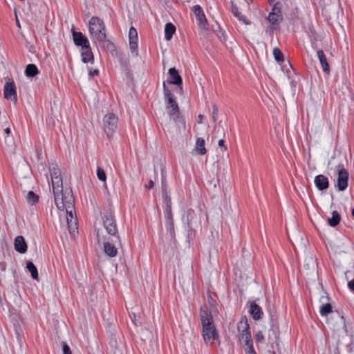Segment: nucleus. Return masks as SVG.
<instances>
[{"instance_id":"nucleus-36","label":"nucleus","mask_w":354,"mask_h":354,"mask_svg":"<svg viewBox=\"0 0 354 354\" xmlns=\"http://www.w3.org/2000/svg\"><path fill=\"white\" fill-rule=\"evenodd\" d=\"M129 47L132 53H134L135 55H138V40H129Z\"/></svg>"},{"instance_id":"nucleus-55","label":"nucleus","mask_w":354,"mask_h":354,"mask_svg":"<svg viewBox=\"0 0 354 354\" xmlns=\"http://www.w3.org/2000/svg\"><path fill=\"white\" fill-rule=\"evenodd\" d=\"M245 1H246V2H247L248 4H250V3H252V0H245Z\"/></svg>"},{"instance_id":"nucleus-25","label":"nucleus","mask_w":354,"mask_h":354,"mask_svg":"<svg viewBox=\"0 0 354 354\" xmlns=\"http://www.w3.org/2000/svg\"><path fill=\"white\" fill-rule=\"evenodd\" d=\"M176 32V27L171 23H167L165 26V38L167 41L171 39L173 35Z\"/></svg>"},{"instance_id":"nucleus-50","label":"nucleus","mask_w":354,"mask_h":354,"mask_svg":"<svg viewBox=\"0 0 354 354\" xmlns=\"http://www.w3.org/2000/svg\"><path fill=\"white\" fill-rule=\"evenodd\" d=\"M153 185H154L153 181L152 180H150L149 182V185H147L146 187L147 189H151V188H153Z\"/></svg>"},{"instance_id":"nucleus-6","label":"nucleus","mask_w":354,"mask_h":354,"mask_svg":"<svg viewBox=\"0 0 354 354\" xmlns=\"http://www.w3.org/2000/svg\"><path fill=\"white\" fill-rule=\"evenodd\" d=\"M97 241L98 243L103 242L104 252V253L110 257H114L117 255L118 249L116 245H118L121 246V243H115L112 241V238L109 240V239L106 238V236L101 234L100 230L99 229H95Z\"/></svg>"},{"instance_id":"nucleus-35","label":"nucleus","mask_w":354,"mask_h":354,"mask_svg":"<svg viewBox=\"0 0 354 354\" xmlns=\"http://www.w3.org/2000/svg\"><path fill=\"white\" fill-rule=\"evenodd\" d=\"M97 176L100 180L103 181V182L106 181V173H105L104 170L100 167H97Z\"/></svg>"},{"instance_id":"nucleus-38","label":"nucleus","mask_w":354,"mask_h":354,"mask_svg":"<svg viewBox=\"0 0 354 354\" xmlns=\"http://www.w3.org/2000/svg\"><path fill=\"white\" fill-rule=\"evenodd\" d=\"M231 10L233 13L234 16L239 18L242 14L239 11L237 6L234 3V2L231 1Z\"/></svg>"},{"instance_id":"nucleus-5","label":"nucleus","mask_w":354,"mask_h":354,"mask_svg":"<svg viewBox=\"0 0 354 354\" xmlns=\"http://www.w3.org/2000/svg\"><path fill=\"white\" fill-rule=\"evenodd\" d=\"M163 93L166 102V109L169 116L174 120L179 116V107L171 91L167 86L166 82H163Z\"/></svg>"},{"instance_id":"nucleus-46","label":"nucleus","mask_w":354,"mask_h":354,"mask_svg":"<svg viewBox=\"0 0 354 354\" xmlns=\"http://www.w3.org/2000/svg\"><path fill=\"white\" fill-rule=\"evenodd\" d=\"M246 339H247V341L246 342L244 343V345L246 346V347H248L250 346V345H253V340L252 339V337L251 335L250 336H248L246 337Z\"/></svg>"},{"instance_id":"nucleus-13","label":"nucleus","mask_w":354,"mask_h":354,"mask_svg":"<svg viewBox=\"0 0 354 354\" xmlns=\"http://www.w3.org/2000/svg\"><path fill=\"white\" fill-rule=\"evenodd\" d=\"M169 75L170 80L167 81V83L169 84H174L178 86L180 89H182L181 86L183 85V79L179 75L178 71L175 67L169 69Z\"/></svg>"},{"instance_id":"nucleus-30","label":"nucleus","mask_w":354,"mask_h":354,"mask_svg":"<svg viewBox=\"0 0 354 354\" xmlns=\"http://www.w3.org/2000/svg\"><path fill=\"white\" fill-rule=\"evenodd\" d=\"M39 201V196L34 192L30 191L27 194V201L31 205L35 204Z\"/></svg>"},{"instance_id":"nucleus-16","label":"nucleus","mask_w":354,"mask_h":354,"mask_svg":"<svg viewBox=\"0 0 354 354\" xmlns=\"http://www.w3.org/2000/svg\"><path fill=\"white\" fill-rule=\"evenodd\" d=\"M249 313L252 319L256 321L262 319L263 315L262 308L255 301L250 303Z\"/></svg>"},{"instance_id":"nucleus-20","label":"nucleus","mask_w":354,"mask_h":354,"mask_svg":"<svg viewBox=\"0 0 354 354\" xmlns=\"http://www.w3.org/2000/svg\"><path fill=\"white\" fill-rule=\"evenodd\" d=\"M82 50L83 51L81 53L82 62H90L91 64H93L94 62V56L90 45L87 46V47H84Z\"/></svg>"},{"instance_id":"nucleus-54","label":"nucleus","mask_w":354,"mask_h":354,"mask_svg":"<svg viewBox=\"0 0 354 354\" xmlns=\"http://www.w3.org/2000/svg\"><path fill=\"white\" fill-rule=\"evenodd\" d=\"M133 317H134V323H135V324L138 326V324L136 322L137 319H136V315H133Z\"/></svg>"},{"instance_id":"nucleus-9","label":"nucleus","mask_w":354,"mask_h":354,"mask_svg":"<svg viewBox=\"0 0 354 354\" xmlns=\"http://www.w3.org/2000/svg\"><path fill=\"white\" fill-rule=\"evenodd\" d=\"M104 131L109 137L117 128L118 118L113 113H108L104 117Z\"/></svg>"},{"instance_id":"nucleus-14","label":"nucleus","mask_w":354,"mask_h":354,"mask_svg":"<svg viewBox=\"0 0 354 354\" xmlns=\"http://www.w3.org/2000/svg\"><path fill=\"white\" fill-rule=\"evenodd\" d=\"M74 44L77 46H81L82 49L89 45L88 40L81 32H76L72 30Z\"/></svg>"},{"instance_id":"nucleus-11","label":"nucleus","mask_w":354,"mask_h":354,"mask_svg":"<svg viewBox=\"0 0 354 354\" xmlns=\"http://www.w3.org/2000/svg\"><path fill=\"white\" fill-rule=\"evenodd\" d=\"M237 329L239 331V338L240 342H242V339H244V336L248 337L251 335L250 328L246 316L241 317V320L238 323Z\"/></svg>"},{"instance_id":"nucleus-37","label":"nucleus","mask_w":354,"mask_h":354,"mask_svg":"<svg viewBox=\"0 0 354 354\" xmlns=\"http://www.w3.org/2000/svg\"><path fill=\"white\" fill-rule=\"evenodd\" d=\"M129 40H138V32L134 27H131L129 31Z\"/></svg>"},{"instance_id":"nucleus-28","label":"nucleus","mask_w":354,"mask_h":354,"mask_svg":"<svg viewBox=\"0 0 354 354\" xmlns=\"http://www.w3.org/2000/svg\"><path fill=\"white\" fill-rule=\"evenodd\" d=\"M340 219L339 214L337 211H333L331 218L328 220V225L331 227H335L339 223Z\"/></svg>"},{"instance_id":"nucleus-49","label":"nucleus","mask_w":354,"mask_h":354,"mask_svg":"<svg viewBox=\"0 0 354 354\" xmlns=\"http://www.w3.org/2000/svg\"><path fill=\"white\" fill-rule=\"evenodd\" d=\"M348 286L349 288L354 292V279L348 282Z\"/></svg>"},{"instance_id":"nucleus-44","label":"nucleus","mask_w":354,"mask_h":354,"mask_svg":"<svg viewBox=\"0 0 354 354\" xmlns=\"http://www.w3.org/2000/svg\"><path fill=\"white\" fill-rule=\"evenodd\" d=\"M245 351L246 354H257L253 345H250L248 347L245 348Z\"/></svg>"},{"instance_id":"nucleus-26","label":"nucleus","mask_w":354,"mask_h":354,"mask_svg":"<svg viewBox=\"0 0 354 354\" xmlns=\"http://www.w3.org/2000/svg\"><path fill=\"white\" fill-rule=\"evenodd\" d=\"M267 19L272 25H279L283 21L282 14H275L274 12H270Z\"/></svg>"},{"instance_id":"nucleus-41","label":"nucleus","mask_w":354,"mask_h":354,"mask_svg":"<svg viewBox=\"0 0 354 354\" xmlns=\"http://www.w3.org/2000/svg\"><path fill=\"white\" fill-rule=\"evenodd\" d=\"M279 28V25H270L268 27L266 30V32L268 33L270 35H272L274 30H278Z\"/></svg>"},{"instance_id":"nucleus-15","label":"nucleus","mask_w":354,"mask_h":354,"mask_svg":"<svg viewBox=\"0 0 354 354\" xmlns=\"http://www.w3.org/2000/svg\"><path fill=\"white\" fill-rule=\"evenodd\" d=\"M4 97L17 102V91L14 82H7L4 86Z\"/></svg>"},{"instance_id":"nucleus-33","label":"nucleus","mask_w":354,"mask_h":354,"mask_svg":"<svg viewBox=\"0 0 354 354\" xmlns=\"http://www.w3.org/2000/svg\"><path fill=\"white\" fill-rule=\"evenodd\" d=\"M273 55L277 62H283V60H284L283 55L279 48L276 47L273 49Z\"/></svg>"},{"instance_id":"nucleus-12","label":"nucleus","mask_w":354,"mask_h":354,"mask_svg":"<svg viewBox=\"0 0 354 354\" xmlns=\"http://www.w3.org/2000/svg\"><path fill=\"white\" fill-rule=\"evenodd\" d=\"M192 10L198 21L200 27L204 30H207V21L202 7L200 5H195L193 6Z\"/></svg>"},{"instance_id":"nucleus-58","label":"nucleus","mask_w":354,"mask_h":354,"mask_svg":"<svg viewBox=\"0 0 354 354\" xmlns=\"http://www.w3.org/2000/svg\"><path fill=\"white\" fill-rule=\"evenodd\" d=\"M268 1L271 3L274 0H268Z\"/></svg>"},{"instance_id":"nucleus-24","label":"nucleus","mask_w":354,"mask_h":354,"mask_svg":"<svg viewBox=\"0 0 354 354\" xmlns=\"http://www.w3.org/2000/svg\"><path fill=\"white\" fill-rule=\"evenodd\" d=\"M163 202L165 205V215L172 214L171 198L168 192L162 193Z\"/></svg>"},{"instance_id":"nucleus-19","label":"nucleus","mask_w":354,"mask_h":354,"mask_svg":"<svg viewBox=\"0 0 354 354\" xmlns=\"http://www.w3.org/2000/svg\"><path fill=\"white\" fill-rule=\"evenodd\" d=\"M27 244L22 236H18L15 239V249L21 254H24L27 251Z\"/></svg>"},{"instance_id":"nucleus-29","label":"nucleus","mask_w":354,"mask_h":354,"mask_svg":"<svg viewBox=\"0 0 354 354\" xmlns=\"http://www.w3.org/2000/svg\"><path fill=\"white\" fill-rule=\"evenodd\" d=\"M26 268L30 272L31 277L34 279H38V272L36 266L32 261H28L26 263Z\"/></svg>"},{"instance_id":"nucleus-17","label":"nucleus","mask_w":354,"mask_h":354,"mask_svg":"<svg viewBox=\"0 0 354 354\" xmlns=\"http://www.w3.org/2000/svg\"><path fill=\"white\" fill-rule=\"evenodd\" d=\"M166 218V228L167 234L169 236L170 241H175V231H174V221H173V215L170 214L169 215H165Z\"/></svg>"},{"instance_id":"nucleus-4","label":"nucleus","mask_w":354,"mask_h":354,"mask_svg":"<svg viewBox=\"0 0 354 354\" xmlns=\"http://www.w3.org/2000/svg\"><path fill=\"white\" fill-rule=\"evenodd\" d=\"M91 37L94 41L103 42L106 40V28L103 21L98 17H92L88 22Z\"/></svg>"},{"instance_id":"nucleus-7","label":"nucleus","mask_w":354,"mask_h":354,"mask_svg":"<svg viewBox=\"0 0 354 354\" xmlns=\"http://www.w3.org/2000/svg\"><path fill=\"white\" fill-rule=\"evenodd\" d=\"M337 169L338 176L337 183L335 186L337 187L338 191L343 192L348 185L349 173L346 169H344L342 164H339L337 166Z\"/></svg>"},{"instance_id":"nucleus-43","label":"nucleus","mask_w":354,"mask_h":354,"mask_svg":"<svg viewBox=\"0 0 354 354\" xmlns=\"http://www.w3.org/2000/svg\"><path fill=\"white\" fill-rule=\"evenodd\" d=\"M255 339L257 342H261L264 339V335L262 331H258L255 335Z\"/></svg>"},{"instance_id":"nucleus-32","label":"nucleus","mask_w":354,"mask_h":354,"mask_svg":"<svg viewBox=\"0 0 354 354\" xmlns=\"http://www.w3.org/2000/svg\"><path fill=\"white\" fill-rule=\"evenodd\" d=\"M162 193L167 192V183L164 168L161 169Z\"/></svg>"},{"instance_id":"nucleus-8","label":"nucleus","mask_w":354,"mask_h":354,"mask_svg":"<svg viewBox=\"0 0 354 354\" xmlns=\"http://www.w3.org/2000/svg\"><path fill=\"white\" fill-rule=\"evenodd\" d=\"M64 210L66 214V220L69 233L72 236H75L76 233H77V223L75 211V205L72 206L71 209L66 207Z\"/></svg>"},{"instance_id":"nucleus-42","label":"nucleus","mask_w":354,"mask_h":354,"mask_svg":"<svg viewBox=\"0 0 354 354\" xmlns=\"http://www.w3.org/2000/svg\"><path fill=\"white\" fill-rule=\"evenodd\" d=\"M62 351L64 354H71V351L68 345L63 342H62Z\"/></svg>"},{"instance_id":"nucleus-23","label":"nucleus","mask_w":354,"mask_h":354,"mask_svg":"<svg viewBox=\"0 0 354 354\" xmlns=\"http://www.w3.org/2000/svg\"><path fill=\"white\" fill-rule=\"evenodd\" d=\"M194 150L198 154L201 156L205 155L206 153L207 150L205 147V140L203 138H197Z\"/></svg>"},{"instance_id":"nucleus-27","label":"nucleus","mask_w":354,"mask_h":354,"mask_svg":"<svg viewBox=\"0 0 354 354\" xmlns=\"http://www.w3.org/2000/svg\"><path fill=\"white\" fill-rule=\"evenodd\" d=\"M39 73V71L35 64H29L25 69V74L28 77H34Z\"/></svg>"},{"instance_id":"nucleus-51","label":"nucleus","mask_w":354,"mask_h":354,"mask_svg":"<svg viewBox=\"0 0 354 354\" xmlns=\"http://www.w3.org/2000/svg\"><path fill=\"white\" fill-rule=\"evenodd\" d=\"M349 354H354V346H351L349 348Z\"/></svg>"},{"instance_id":"nucleus-48","label":"nucleus","mask_w":354,"mask_h":354,"mask_svg":"<svg viewBox=\"0 0 354 354\" xmlns=\"http://www.w3.org/2000/svg\"><path fill=\"white\" fill-rule=\"evenodd\" d=\"M88 74L90 76L97 75L99 74V71L97 69L90 70Z\"/></svg>"},{"instance_id":"nucleus-40","label":"nucleus","mask_w":354,"mask_h":354,"mask_svg":"<svg viewBox=\"0 0 354 354\" xmlns=\"http://www.w3.org/2000/svg\"><path fill=\"white\" fill-rule=\"evenodd\" d=\"M218 114V107L215 104H214L212 105V120L214 122H216Z\"/></svg>"},{"instance_id":"nucleus-47","label":"nucleus","mask_w":354,"mask_h":354,"mask_svg":"<svg viewBox=\"0 0 354 354\" xmlns=\"http://www.w3.org/2000/svg\"><path fill=\"white\" fill-rule=\"evenodd\" d=\"M218 146L221 147L223 151L227 150V147L224 145V140L223 139L218 141Z\"/></svg>"},{"instance_id":"nucleus-53","label":"nucleus","mask_w":354,"mask_h":354,"mask_svg":"<svg viewBox=\"0 0 354 354\" xmlns=\"http://www.w3.org/2000/svg\"><path fill=\"white\" fill-rule=\"evenodd\" d=\"M4 131L7 135H9L10 133V129L9 127H8V128L5 129Z\"/></svg>"},{"instance_id":"nucleus-10","label":"nucleus","mask_w":354,"mask_h":354,"mask_svg":"<svg viewBox=\"0 0 354 354\" xmlns=\"http://www.w3.org/2000/svg\"><path fill=\"white\" fill-rule=\"evenodd\" d=\"M53 189H58L62 186L61 171L57 165L52 164L49 167Z\"/></svg>"},{"instance_id":"nucleus-52","label":"nucleus","mask_w":354,"mask_h":354,"mask_svg":"<svg viewBox=\"0 0 354 354\" xmlns=\"http://www.w3.org/2000/svg\"><path fill=\"white\" fill-rule=\"evenodd\" d=\"M198 122L199 123L202 122V120H203V115L200 114V115H198Z\"/></svg>"},{"instance_id":"nucleus-34","label":"nucleus","mask_w":354,"mask_h":354,"mask_svg":"<svg viewBox=\"0 0 354 354\" xmlns=\"http://www.w3.org/2000/svg\"><path fill=\"white\" fill-rule=\"evenodd\" d=\"M270 322H271V328L270 331L273 332V335L274 337H277V331L278 330V326L277 321L274 319L273 315L270 314Z\"/></svg>"},{"instance_id":"nucleus-18","label":"nucleus","mask_w":354,"mask_h":354,"mask_svg":"<svg viewBox=\"0 0 354 354\" xmlns=\"http://www.w3.org/2000/svg\"><path fill=\"white\" fill-rule=\"evenodd\" d=\"M315 185L319 191H323L328 188L329 181L328 178L322 174L317 175L315 178Z\"/></svg>"},{"instance_id":"nucleus-2","label":"nucleus","mask_w":354,"mask_h":354,"mask_svg":"<svg viewBox=\"0 0 354 354\" xmlns=\"http://www.w3.org/2000/svg\"><path fill=\"white\" fill-rule=\"evenodd\" d=\"M101 218L104 228L107 234L112 237V241L120 243V238L113 211L111 209L105 210L101 214Z\"/></svg>"},{"instance_id":"nucleus-56","label":"nucleus","mask_w":354,"mask_h":354,"mask_svg":"<svg viewBox=\"0 0 354 354\" xmlns=\"http://www.w3.org/2000/svg\"><path fill=\"white\" fill-rule=\"evenodd\" d=\"M242 341L245 343L247 341L246 336H244V339Z\"/></svg>"},{"instance_id":"nucleus-21","label":"nucleus","mask_w":354,"mask_h":354,"mask_svg":"<svg viewBox=\"0 0 354 354\" xmlns=\"http://www.w3.org/2000/svg\"><path fill=\"white\" fill-rule=\"evenodd\" d=\"M317 57L319 60V62L322 66L323 71L326 74H329L330 73V67L328 65V63L327 62L326 57L325 56V54L322 50H318L317 51Z\"/></svg>"},{"instance_id":"nucleus-22","label":"nucleus","mask_w":354,"mask_h":354,"mask_svg":"<svg viewBox=\"0 0 354 354\" xmlns=\"http://www.w3.org/2000/svg\"><path fill=\"white\" fill-rule=\"evenodd\" d=\"M187 225L192 228L199 223V218L194 210L189 209L187 214Z\"/></svg>"},{"instance_id":"nucleus-57","label":"nucleus","mask_w":354,"mask_h":354,"mask_svg":"<svg viewBox=\"0 0 354 354\" xmlns=\"http://www.w3.org/2000/svg\"><path fill=\"white\" fill-rule=\"evenodd\" d=\"M352 215H353V216L354 217V208H353V210H352Z\"/></svg>"},{"instance_id":"nucleus-1","label":"nucleus","mask_w":354,"mask_h":354,"mask_svg":"<svg viewBox=\"0 0 354 354\" xmlns=\"http://www.w3.org/2000/svg\"><path fill=\"white\" fill-rule=\"evenodd\" d=\"M200 317L203 327L202 335L206 344L212 345L218 339V334L214 324L212 315L207 307L201 308Z\"/></svg>"},{"instance_id":"nucleus-45","label":"nucleus","mask_w":354,"mask_h":354,"mask_svg":"<svg viewBox=\"0 0 354 354\" xmlns=\"http://www.w3.org/2000/svg\"><path fill=\"white\" fill-rule=\"evenodd\" d=\"M239 21L243 22L245 25H250L251 22L247 19V17L241 15L239 18Z\"/></svg>"},{"instance_id":"nucleus-31","label":"nucleus","mask_w":354,"mask_h":354,"mask_svg":"<svg viewBox=\"0 0 354 354\" xmlns=\"http://www.w3.org/2000/svg\"><path fill=\"white\" fill-rule=\"evenodd\" d=\"M332 312V306L329 303L324 304L320 308V315L322 316H326L328 313Z\"/></svg>"},{"instance_id":"nucleus-39","label":"nucleus","mask_w":354,"mask_h":354,"mask_svg":"<svg viewBox=\"0 0 354 354\" xmlns=\"http://www.w3.org/2000/svg\"><path fill=\"white\" fill-rule=\"evenodd\" d=\"M270 12H274L277 15L281 14V3L280 2L275 3Z\"/></svg>"},{"instance_id":"nucleus-3","label":"nucleus","mask_w":354,"mask_h":354,"mask_svg":"<svg viewBox=\"0 0 354 354\" xmlns=\"http://www.w3.org/2000/svg\"><path fill=\"white\" fill-rule=\"evenodd\" d=\"M55 197V203L59 210L64 211L66 207L72 208L75 205V200L71 190L63 191V187L53 189Z\"/></svg>"}]
</instances>
